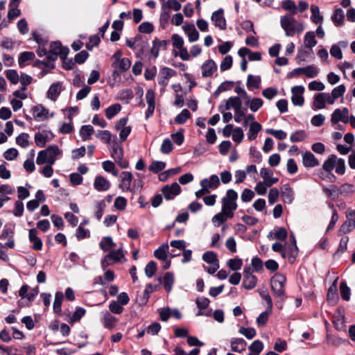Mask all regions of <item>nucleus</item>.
<instances>
[{"label": "nucleus", "instance_id": "obj_1", "mask_svg": "<svg viewBox=\"0 0 355 355\" xmlns=\"http://www.w3.org/2000/svg\"><path fill=\"white\" fill-rule=\"evenodd\" d=\"M280 24L286 36L293 37L295 33H301L304 30L302 23L295 19L293 15L287 14L280 19Z\"/></svg>", "mask_w": 355, "mask_h": 355}, {"label": "nucleus", "instance_id": "obj_2", "mask_svg": "<svg viewBox=\"0 0 355 355\" xmlns=\"http://www.w3.org/2000/svg\"><path fill=\"white\" fill-rule=\"evenodd\" d=\"M61 154L62 151L57 146H50L44 150H42L38 153L36 163L38 165H42L45 163L53 165L55 163L57 157Z\"/></svg>", "mask_w": 355, "mask_h": 355}, {"label": "nucleus", "instance_id": "obj_3", "mask_svg": "<svg viewBox=\"0 0 355 355\" xmlns=\"http://www.w3.org/2000/svg\"><path fill=\"white\" fill-rule=\"evenodd\" d=\"M286 281V277L279 273L275 275L270 280V286L273 295L276 298H278L282 302H284L286 295L284 288Z\"/></svg>", "mask_w": 355, "mask_h": 355}, {"label": "nucleus", "instance_id": "obj_4", "mask_svg": "<svg viewBox=\"0 0 355 355\" xmlns=\"http://www.w3.org/2000/svg\"><path fill=\"white\" fill-rule=\"evenodd\" d=\"M237 193L233 189H228L226 195L222 198V209L230 213V216H234V211L237 209Z\"/></svg>", "mask_w": 355, "mask_h": 355}, {"label": "nucleus", "instance_id": "obj_5", "mask_svg": "<svg viewBox=\"0 0 355 355\" xmlns=\"http://www.w3.org/2000/svg\"><path fill=\"white\" fill-rule=\"evenodd\" d=\"M172 45L179 50V56L182 60H189L190 55L187 49L184 46L183 38L178 34H173L171 37Z\"/></svg>", "mask_w": 355, "mask_h": 355}, {"label": "nucleus", "instance_id": "obj_6", "mask_svg": "<svg viewBox=\"0 0 355 355\" xmlns=\"http://www.w3.org/2000/svg\"><path fill=\"white\" fill-rule=\"evenodd\" d=\"M331 121L336 124L339 121L345 123L349 122V110L346 107L343 109H336L331 114Z\"/></svg>", "mask_w": 355, "mask_h": 355}, {"label": "nucleus", "instance_id": "obj_7", "mask_svg": "<svg viewBox=\"0 0 355 355\" xmlns=\"http://www.w3.org/2000/svg\"><path fill=\"white\" fill-rule=\"evenodd\" d=\"M304 92L303 86H295L291 89L292 97L291 101L294 105L302 106L304 103L302 94Z\"/></svg>", "mask_w": 355, "mask_h": 355}, {"label": "nucleus", "instance_id": "obj_8", "mask_svg": "<svg viewBox=\"0 0 355 355\" xmlns=\"http://www.w3.org/2000/svg\"><path fill=\"white\" fill-rule=\"evenodd\" d=\"M180 191L181 188L176 182L171 185H166L162 189V194L166 200L173 199L175 196H178Z\"/></svg>", "mask_w": 355, "mask_h": 355}, {"label": "nucleus", "instance_id": "obj_9", "mask_svg": "<svg viewBox=\"0 0 355 355\" xmlns=\"http://www.w3.org/2000/svg\"><path fill=\"white\" fill-rule=\"evenodd\" d=\"M111 155L122 168H125L128 166V162L123 158V149L119 145H114L112 147Z\"/></svg>", "mask_w": 355, "mask_h": 355}, {"label": "nucleus", "instance_id": "obj_10", "mask_svg": "<svg viewBox=\"0 0 355 355\" xmlns=\"http://www.w3.org/2000/svg\"><path fill=\"white\" fill-rule=\"evenodd\" d=\"M217 70V65L213 60H207L201 66L202 76L204 78H209Z\"/></svg>", "mask_w": 355, "mask_h": 355}, {"label": "nucleus", "instance_id": "obj_11", "mask_svg": "<svg viewBox=\"0 0 355 355\" xmlns=\"http://www.w3.org/2000/svg\"><path fill=\"white\" fill-rule=\"evenodd\" d=\"M223 9L220 8L218 10L214 12L211 17V20L214 22L216 27L220 30H225L226 28V20L224 17Z\"/></svg>", "mask_w": 355, "mask_h": 355}, {"label": "nucleus", "instance_id": "obj_12", "mask_svg": "<svg viewBox=\"0 0 355 355\" xmlns=\"http://www.w3.org/2000/svg\"><path fill=\"white\" fill-rule=\"evenodd\" d=\"M121 182L119 187L123 191H132V182L133 179L132 174L129 171H123L121 173Z\"/></svg>", "mask_w": 355, "mask_h": 355}, {"label": "nucleus", "instance_id": "obj_13", "mask_svg": "<svg viewBox=\"0 0 355 355\" xmlns=\"http://www.w3.org/2000/svg\"><path fill=\"white\" fill-rule=\"evenodd\" d=\"M244 279L243 282V287L246 289H252L257 284V278L252 274L250 268H245L243 271Z\"/></svg>", "mask_w": 355, "mask_h": 355}, {"label": "nucleus", "instance_id": "obj_14", "mask_svg": "<svg viewBox=\"0 0 355 355\" xmlns=\"http://www.w3.org/2000/svg\"><path fill=\"white\" fill-rule=\"evenodd\" d=\"M280 196L285 203L291 204L294 200V191L288 184L281 187Z\"/></svg>", "mask_w": 355, "mask_h": 355}, {"label": "nucleus", "instance_id": "obj_15", "mask_svg": "<svg viewBox=\"0 0 355 355\" xmlns=\"http://www.w3.org/2000/svg\"><path fill=\"white\" fill-rule=\"evenodd\" d=\"M33 115L35 119L39 120H47L53 116V114H49V112L42 105H37L33 108Z\"/></svg>", "mask_w": 355, "mask_h": 355}, {"label": "nucleus", "instance_id": "obj_16", "mask_svg": "<svg viewBox=\"0 0 355 355\" xmlns=\"http://www.w3.org/2000/svg\"><path fill=\"white\" fill-rule=\"evenodd\" d=\"M272 171L267 168H262L260 171V175L263 180V182H265L268 187H270L279 181L278 178L272 177Z\"/></svg>", "mask_w": 355, "mask_h": 355}, {"label": "nucleus", "instance_id": "obj_17", "mask_svg": "<svg viewBox=\"0 0 355 355\" xmlns=\"http://www.w3.org/2000/svg\"><path fill=\"white\" fill-rule=\"evenodd\" d=\"M175 74L176 71L171 68L164 67L162 69L159 74V84L164 87L167 85L169 78Z\"/></svg>", "mask_w": 355, "mask_h": 355}, {"label": "nucleus", "instance_id": "obj_18", "mask_svg": "<svg viewBox=\"0 0 355 355\" xmlns=\"http://www.w3.org/2000/svg\"><path fill=\"white\" fill-rule=\"evenodd\" d=\"M182 29L187 35L190 42H195L198 40L200 35L193 24H185L183 25Z\"/></svg>", "mask_w": 355, "mask_h": 355}, {"label": "nucleus", "instance_id": "obj_19", "mask_svg": "<svg viewBox=\"0 0 355 355\" xmlns=\"http://www.w3.org/2000/svg\"><path fill=\"white\" fill-rule=\"evenodd\" d=\"M101 322L105 328L113 329L116 326L118 319L113 316L110 312L105 311L103 313Z\"/></svg>", "mask_w": 355, "mask_h": 355}, {"label": "nucleus", "instance_id": "obj_20", "mask_svg": "<svg viewBox=\"0 0 355 355\" xmlns=\"http://www.w3.org/2000/svg\"><path fill=\"white\" fill-rule=\"evenodd\" d=\"M200 186L205 187L209 191L216 189L220 184V180L218 175H212L209 178H205L200 181Z\"/></svg>", "mask_w": 355, "mask_h": 355}, {"label": "nucleus", "instance_id": "obj_21", "mask_svg": "<svg viewBox=\"0 0 355 355\" xmlns=\"http://www.w3.org/2000/svg\"><path fill=\"white\" fill-rule=\"evenodd\" d=\"M110 182L104 177L97 175L94 181V188L98 191H106L110 188Z\"/></svg>", "mask_w": 355, "mask_h": 355}, {"label": "nucleus", "instance_id": "obj_22", "mask_svg": "<svg viewBox=\"0 0 355 355\" xmlns=\"http://www.w3.org/2000/svg\"><path fill=\"white\" fill-rule=\"evenodd\" d=\"M131 65V62L128 58H123L119 62H114L112 67L114 68V73H123L127 71Z\"/></svg>", "mask_w": 355, "mask_h": 355}, {"label": "nucleus", "instance_id": "obj_23", "mask_svg": "<svg viewBox=\"0 0 355 355\" xmlns=\"http://www.w3.org/2000/svg\"><path fill=\"white\" fill-rule=\"evenodd\" d=\"M302 163L304 167H315L320 164L319 161L311 152H306L302 155Z\"/></svg>", "mask_w": 355, "mask_h": 355}, {"label": "nucleus", "instance_id": "obj_24", "mask_svg": "<svg viewBox=\"0 0 355 355\" xmlns=\"http://www.w3.org/2000/svg\"><path fill=\"white\" fill-rule=\"evenodd\" d=\"M28 239L33 243V248L35 250H40L42 248V241L37 236V231L36 229L33 228L29 230Z\"/></svg>", "mask_w": 355, "mask_h": 355}, {"label": "nucleus", "instance_id": "obj_25", "mask_svg": "<svg viewBox=\"0 0 355 355\" xmlns=\"http://www.w3.org/2000/svg\"><path fill=\"white\" fill-rule=\"evenodd\" d=\"M171 18V10L167 9L165 6L162 4L161 12L159 15V26L162 29H165L169 22Z\"/></svg>", "mask_w": 355, "mask_h": 355}, {"label": "nucleus", "instance_id": "obj_26", "mask_svg": "<svg viewBox=\"0 0 355 355\" xmlns=\"http://www.w3.org/2000/svg\"><path fill=\"white\" fill-rule=\"evenodd\" d=\"M50 50L60 56V58L67 57L69 53V49L63 47L60 42H55L51 44Z\"/></svg>", "mask_w": 355, "mask_h": 355}, {"label": "nucleus", "instance_id": "obj_27", "mask_svg": "<svg viewBox=\"0 0 355 355\" xmlns=\"http://www.w3.org/2000/svg\"><path fill=\"white\" fill-rule=\"evenodd\" d=\"M61 91L62 84L58 82L52 84L47 92L48 98L53 101H56Z\"/></svg>", "mask_w": 355, "mask_h": 355}, {"label": "nucleus", "instance_id": "obj_28", "mask_svg": "<svg viewBox=\"0 0 355 355\" xmlns=\"http://www.w3.org/2000/svg\"><path fill=\"white\" fill-rule=\"evenodd\" d=\"M231 349L241 353L245 350L247 343L243 338H233L230 342Z\"/></svg>", "mask_w": 355, "mask_h": 355}, {"label": "nucleus", "instance_id": "obj_29", "mask_svg": "<svg viewBox=\"0 0 355 355\" xmlns=\"http://www.w3.org/2000/svg\"><path fill=\"white\" fill-rule=\"evenodd\" d=\"M242 101L239 96H232L225 101V109L229 110L234 109V110H239L241 107Z\"/></svg>", "mask_w": 355, "mask_h": 355}, {"label": "nucleus", "instance_id": "obj_30", "mask_svg": "<svg viewBox=\"0 0 355 355\" xmlns=\"http://www.w3.org/2000/svg\"><path fill=\"white\" fill-rule=\"evenodd\" d=\"M287 231L283 227H280L275 230L274 232H270L268 235V238L270 239H278L280 241H284L287 237Z\"/></svg>", "mask_w": 355, "mask_h": 355}, {"label": "nucleus", "instance_id": "obj_31", "mask_svg": "<svg viewBox=\"0 0 355 355\" xmlns=\"http://www.w3.org/2000/svg\"><path fill=\"white\" fill-rule=\"evenodd\" d=\"M233 216H230V213L222 209L221 211L216 214L212 218V222L216 224V226H219L221 223L226 221L228 218H232Z\"/></svg>", "mask_w": 355, "mask_h": 355}, {"label": "nucleus", "instance_id": "obj_32", "mask_svg": "<svg viewBox=\"0 0 355 355\" xmlns=\"http://www.w3.org/2000/svg\"><path fill=\"white\" fill-rule=\"evenodd\" d=\"M261 130V125L257 121H252L250 124L249 131L248 132V137L250 140L256 139L258 132Z\"/></svg>", "mask_w": 355, "mask_h": 355}, {"label": "nucleus", "instance_id": "obj_33", "mask_svg": "<svg viewBox=\"0 0 355 355\" xmlns=\"http://www.w3.org/2000/svg\"><path fill=\"white\" fill-rule=\"evenodd\" d=\"M298 253V248L297 247V245H293L287 248L286 247L282 252V257H288L290 261L293 262L297 255Z\"/></svg>", "mask_w": 355, "mask_h": 355}, {"label": "nucleus", "instance_id": "obj_34", "mask_svg": "<svg viewBox=\"0 0 355 355\" xmlns=\"http://www.w3.org/2000/svg\"><path fill=\"white\" fill-rule=\"evenodd\" d=\"M323 92L318 93L314 96L313 101V110H321L326 107Z\"/></svg>", "mask_w": 355, "mask_h": 355}, {"label": "nucleus", "instance_id": "obj_35", "mask_svg": "<svg viewBox=\"0 0 355 355\" xmlns=\"http://www.w3.org/2000/svg\"><path fill=\"white\" fill-rule=\"evenodd\" d=\"M106 204L103 200H98L94 202V214L98 220L101 219Z\"/></svg>", "mask_w": 355, "mask_h": 355}, {"label": "nucleus", "instance_id": "obj_36", "mask_svg": "<svg viewBox=\"0 0 355 355\" xmlns=\"http://www.w3.org/2000/svg\"><path fill=\"white\" fill-rule=\"evenodd\" d=\"M86 311L84 308L78 307L76 311L69 315L68 322L70 323H74L79 321L85 314Z\"/></svg>", "mask_w": 355, "mask_h": 355}, {"label": "nucleus", "instance_id": "obj_37", "mask_svg": "<svg viewBox=\"0 0 355 355\" xmlns=\"http://www.w3.org/2000/svg\"><path fill=\"white\" fill-rule=\"evenodd\" d=\"M263 348V344L261 341L257 340H254L250 346V353L248 355H259Z\"/></svg>", "mask_w": 355, "mask_h": 355}, {"label": "nucleus", "instance_id": "obj_38", "mask_svg": "<svg viewBox=\"0 0 355 355\" xmlns=\"http://www.w3.org/2000/svg\"><path fill=\"white\" fill-rule=\"evenodd\" d=\"M317 44L315 38V33L312 31L306 33L304 39V44L306 48H312Z\"/></svg>", "mask_w": 355, "mask_h": 355}, {"label": "nucleus", "instance_id": "obj_39", "mask_svg": "<svg viewBox=\"0 0 355 355\" xmlns=\"http://www.w3.org/2000/svg\"><path fill=\"white\" fill-rule=\"evenodd\" d=\"M168 251V245L163 244L154 252V256L158 259L166 261Z\"/></svg>", "mask_w": 355, "mask_h": 355}, {"label": "nucleus", "instance_id": "obj_40", "mask_svg": "<svg viewBox=\"0 0 355 355\" xmlns=\"http://www.w3.org/2000/svg\"><path fill=\"white\" fill-rule=\"evenodd\" d=\"M174 283V275L172 272H166L163 277V284L167 292L172 289Z\"/></svg>", "mask_w": 355, "mask_h": 355}, {"label": "nucleus", "instance_id": "obj_41", "mask_svg": "<svg viewBox=\"0 0 355 355\" xmlns=\"http://www.w3.org/2000/svg\"><path fill=\"white\" fill-rule=\"evenodd\" d=\"M247 100L246 104L254 112H257L263 104L262 99L259 98H254L252 99L248 98Z\"/></svg>", "mask_w": 355, "mask_h": 355}, {"label": "nucleus", "instance_id": "obj_42", "mask_svg": "<svg viewBox=\"0 0 355 355\" xmlns=\"http://www.w3.org/2000/svg\"><path fill=\"white\" fill-rule=\"evenodd\" d=\"M311 20L315 24H320L323 20L322 16L320 13L319 8L315 5H312L311 6Z\"/></svg>", "mask_w": 355, "mask_h": 355}, {"label": "nucleus", "instance_id": "obj_43", "mask_svg": "<svg viewBox=\"0 0 355 355\" xmlns=\"http://www.w3.org/2000/svg\"><path fill=\"white\" fill-rule=\"evenodd\" d=\"M331 19L336 26H341L344 21L343 11L340 8L336 9L331 17Z\"/></svg>", "mask_w": 355, "mask_h": 355}, {"label": "nucleus", "instance_id": "obj_44", "mask_svg": "<svg viewBox=\"0 0 355 355\" xmlns=\"http://www.w3.org/2000/svg\"><path fill=\"white\" fill-rule=\"evenodd\" d=\"M121 109V106L119 103L108 107L105 110L106 117L109 119H112L120 112Z\"/></svg>", "mask_w": 355, "mask_h": 355}, {"label": "nucleus", "instance_id": "obj_45", "mask_svg": "<svg viewBox=\"0 0 355 355\" xmlns=\"http://www.w3.org/2000/svg\"><path fill=\"white\" fill-rule=\"evenodd\" d=\"M336 162V156L335 155H330L327 160L324 162L322 168L327 172L331 171Z\"/></svg>", "mask_w": 355, "mask_h": 355}, {"label": "nucleus", "instance_id": "obj_46", "mask_svg": "<svg viewBox=\"0 0 355 355\" xmlns=\"http://www.w3.org/2000/svg\"><path fill=\"white\" fill-rule=\"evenodd\" d=\"M202 259L204 261L209 264L219 263L217 254L212 251H208L204 253L202 255Z\"/></svg>", "mask_w": 355, "mask_h": 355}, {"label": "nucleus", "instance_id": "obj_47", "mask_svg": "<svg viewBox=\"0 0 355 355\" xmlns=\"http://www.w3.org/2000/svg\"><path fill=\"white\" fill-rule=\"evenodd\" d=\"M162 4L170 10L179 11L182 8L181 3L177 0H167Z\"/></svg>", "mask_w": 355, "mask_h": 355}, {"label": "nucleus", "instance_id": "obj_48", "mask_svg": "<svg viewBox=\"0 0 355 355\" xmlns=\"http://www.w3.org/2000/svg\"><path fill=\"white\" fill-rule=\"evenodd\" d=\"M94 132V128L92 125H83L80 130V135L83 140H88Z\"/></svg>", "mask_w": 355, "mask_h": 355}, {"label": "nucleus", "instance_id": "obj_49", "mask_svg": "<svg viewBox=\"0 0 355 355\" xmlns=\"http://www.w3.org/2000/svg\"><path fill=\"white\" fill-rule=\"evenodd\" d=\"M115 245L110 236L104 237L100 242V247L103 251L110 250Z\"/></svg>", "mask_w": 355, "mask_h": 355}, {"label": "nucleus", "instance_id": "obj_50", "mask_svg": "<svg viewBox=\"0 0 355 355\" xmlns=\"http://www.w3.org/2000/svg\"><path fill=\"white\" fill-rule=\"evenodd\" d=\"M338 289L335 287V285H331L328 289L327 293V300L333 303H336L338 300Z\"/></svg>", "mask_w": 355, "mask_h": 355}, {"label": "nucleus", "instance_id": "obj_51", "mask_svg": "<svg viewBox=\"0 0 355 355\" xmlns=\"http://www.w3.org/2000/svg\"><path fill=\"white\" fill-rule=\"evenodd\" d=\"M261 83L260 76L249 75L247 80V86L248 88H259Z\"/></svg>", "mask_w": 355, "mask_h": 355}, {"label": "nucleus", "instance_id": "obj_52", "mask_svg": "<svg viewBox=\"0 0 355 355\" xmlns=\"http://www.w3.org/2000/svg\"><path fill=\"white\" fill-rule=\"evenodd\" d=\"M340 295L344 300L348 301L350 299V288L345 282H342L340 285Z\"/></svg>", "mask_w": 355, "mask_h": 355}, {"label": "nucleus", "instance_id": "obj_53", "mask_svg": "<svg viewBox=\"0 0 355 355\" xmlns=\"http://www.w3.org/2000/svg\"><path fill=\"white\" fill-rule=\"evenodd\" d=\"M191 117L189 111L187 109H184L180 114H179L175 119V121L178 124L184 123L187 119Z\"/></svg>", "mask_w": 355, "mask_h": 355}, {"label": "nucleus", "instance_id": "obj_54", "mask_svg": "<svg viewBox=\"0 0 355 355\" xmlns=\"http://www.w3.org/2000/svg\"><path fill=\"white\" fill-rule=\"evenodd\" d=\"M63 294L61 292H57L55 295V300L53 302V309L55 312L58 313L61 311L62 302L63 300Z\"/></svg>", "mask_w": 355, "mask_h": 355}, {"label": "nucleus", "instance_id": "obj_55", "mask_svg": "<svg viewBox=\"0 0 355 355\" xmlns=\"http://www.w3.org/2000/svg\"><path fill=\"white\" fill-rule=\"evenodd\" d=\"M166 166V163L162 161H154L149 166V170L153 173H158L162 171Z\"/></svg>", "mask_w": 355, "mask_h": 355}, {"label": "nucleus", "instance_id": "obj_56", "mask_svg": "<svg viewBox=\"0 0 355 355\" xmlns=\"http://www.w3.org/2000/svg\"><path fill=\"white\" fill-rule=\"evenodd\" d=\"M243 265L242 259L239 258L231 259L227 262L228 267L232 270H239Z\"/></svg>", "mask_w": 355, "mask_h": 355}, {"label": "nucleus", "instance_id": "obj_57", "mask_svg": "<svg viewBox=\"0 0 355 355\" xmlns=\"http://www.w3.org/2000/svg\"><path fill=\"white\" fill-rule=\"evenodd\" d=\"M109 257L115 263V262H121V259L124 257V254L121 249H118L116 250H112L108 254Z\"/></svg>", "mask_w": 355, "mask_h": 355}, {"label": "nucleus", "instance_id": "obj_58", "mask_svg": "<svg viewBox=\"0 0 355 355\" xmlns=\"http://www.w3.org/2000/svg\"><path fill=\"white\" fill-rule=\"evenodd\" d=\"M0 352L5 355H24L18 353V349L15 347L0 345Z\"/></svg>", "mask_w": 355, "mask_h": 355}, {"label": "nucleus", "instance_id": "obj_59", "mask_svg": "<svg viewBox=\"0 0 355 355\" xmlns=\"http://www.w3.org/2000/svg\"><path fill=\"white\" fill-rule=\"evenodd\" d=\"M304 75L308 78H315L317 76L319 71L318 69L313 65H309L304 67Z\"/></svg>", "mask_w": 355, "mask_h": 355}, {"label": "nucleus", "instance_id": "obj_60", "mask_svg": "<svg viewBox=\"0 0 355 355\" xmlns=\"http://www.w3.org/2000/svg\"><path fill=\"white\" fill-rule=\"evenodd\" d=\"M157 271L156 263L153 261H150L145 267V274L148 277H152Z\"/></svg>", "mask_w": 355, "mask_h": 355}, {"label": "nucleus", "instance_id": "obj_61", "mask_svg": "<svg viewBox=\"0 0 355 355\" xmlns=\"http://www.w3.org/2000/svg\"><path fill=\"white\" fill-rule=\"evenodd\" d=\"M6 76L12 84H17L19 81V76L15 70L9 69L6 71Z\"/></svg>", "mask_w": 355, "mask_h": 355}, {"label": "nucleus", "instance_id": "obj_62", "mask_svg": "<svg viewBox=\"0 0 355 355\" xmlns=\"http://www.w3.org/2000/svg\"><path fill=\"white\" fill-rule=\"evenodd\" d=\"M280 195V191L277 188H272L268 193V202L270 205L275 203Z\"/></svg>", "mask_w": 355, "mask_h": 355}, {"label": "nucleus", "instance_id": "obj_63", "mask_svg": "<svg viewBox=\"0 0 355 355\" xmlns=\"http://www.w3.org/2000/svg\"><path fill=\"white\" fill-rule=\"evenodd\" d=\"M48 136L45 133L37 132L35 135V141L37 146L43 147L47 141Z\"/></svg>", "mask_w": 355, "mask_h": 355}, {"label": "nucleus", "instance_id": "obj_64", "mask_svg": "<svg viewBox=\"0 0 355 355\" xmlns=\"http://www.w3.org/2000/svg\"><path fill=\"white\" fill-rule=\"evenodd\" d=\"M110 311L115 314H121L123 311V307L118 302L112 301L109 305Z\"/></svg>", "mask_w": 355, "mask_h": 355}]
</instances>
